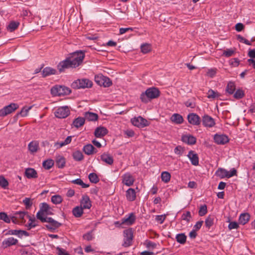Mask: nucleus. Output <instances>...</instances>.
<instances>
[{
  "label": "nucleus",
  "instance_id": "2f4dec72",
  "mask_svg": "<svg viewBox=\"0 0 255 255\" xmlns=\"http://www.w3.org/2000/svg\"><path fill=\"white\" fill-rule=\"evenodd\" d=\"M250 218V215L249 213H242L239 217V223L242 225H245L249 222Z\"/></svg>",
  "mask_w": 255,
  "mask_h": 255
},
{
  "label": "nucleus",
  "instance_id": "69168bd1",
  "mask_svg": "<svg viewBox=\"0 0 255 255\" xmlns=\"http://www.w3.org/2000/svg\"><path fill=\"white\" fill-rule=\"evenodd\" d=\"M56 250L58 251L57 254L58 255H70V254L65 250L60 248V247H57Z\"/></svg>",
  "mask_w": 255,
  "mask_h": 255
},
{
  "label": "nucleus",
  "instance_id": "4d7b16f0",
  "mask_svg": "<svg viewBox=\"0 0 255 255\" xmlns=\"http://www.w3.org/2000/svg\"><path fill=\"white\" fill-rule=\"evenodd\" d=\"M23 203L25 205V208L26 209H29L32 205V202L31 201V199L29 198H25L23 200Z\"/></svg>",
  "mask_w": 255,
  "mask_h": 255
},
{
  "label": "nucleus",
  "instance_id": "5fc2aeb1",
  "mask_svg": "<svg viewBox=\"0 0 255 255\" xmlns=\"http://www.w3.org/2000/svg\"><path fill=\"white\" fill-rule=\"evenodd\" d=\"M244 92L242 90L238 89L234 93V97L237 99H240L244 97Z\"/></svg>",
  "mask_w": 255,
  "mask_h": 255
},
{
  "label": "nucleus",
  "instance_id": "f3484780",
  "mask_svg": "<svg viewBox=\"0 0 255 255\" xmlns=\"http://www.w3.org/2000/svg\"><path fill=\"white\" fill-rule=\"evenodd\" d=\"M123 183L128 186H130L133 185L134 182V179L129 173H125L123 176Z\"/></svg>",
  "mask_w": 255,
  "mask_h": 255
},
{
  "label": "nucleus",
  "instance_id": "6e6552de",
  "mask_svg": "<svg viewBox=\"0 0 255 255\" xmlns=\"http://www.w3.org/2000/svg\"><path fill=\"white\" fill-rule=\"evenodd\" d=\"M124 243L122 246L124 247L130 246L133 240V232L131 229L125 230L124 231Z\"/></svg>",
  "mask_w": 255,
  "mask_h": 255
},
{
  "label": "nucleus",
  "instance_id": "4be33fe9",
  "mask_svg": "<svg viewBox=\"0 0 255 255\" xmlns=\"http://www.w3.org/2000/svg\"><path fill=\"white\" fill-rule=\"evenodd\" d=\"M182 141L188 144L193 145L196 142V138L193 135H184L182 136Z\"/></svg>",
  "mask_w": 255,
  "mask_h": 255
},
{
  "label": "nucleus",
  "instance_id": "79ce46f5",
  "mask_svg": "<svg viewBox=\"0 0 255 255\" xmlns=\"http://www.w3.org/2000/svg\"><path fill=\"white\" fill-rule=\"evenodd\" d=\"M161 178L163 182L167 183L169 182L170 180L171 175L167 171H163L161 173Z\"/></svg>",
  "mask_w": 255,
  "mask_h": 255
},
{
  "label": "nucleus",
  "instance_id": "680f3d73",
  "mask_svg": "<svg viewBox=\"0 0 255 255\" xmlns=\"http://www.w3.org/2000/svg\"><path fill=\"white\" fill-rule=\"evenodd\" d=\"M184 148L180 145L177 146L174 149V152L175 154L181 155L184 152Z\"/></svg>",
  "mask_w": 255,
  "mask_h": 255
},
{
  "label": "nucleus",
  "instance_id": "cd10ccee",
  "mask_svg": "<svg viewBox=\"0 0 255 255\" xmlns=\"http://www.w3.org/2000/svg\"><path fill=\"white\" fill-rule=\"evenodd\" d=\"M25 175L28 178H35L37 177L36 171L33 168H28L26 169Z\"/></svg>",
  "mask_w": 255,
  "mask_h": 255
},
{
  "label": "nucleus",
  "instance_id": "0e129e2a",
  "mask_svg": "<svg viewBox=\"0 0 255 255\" xmlns=\"http://www.w3.org/2000/svg\"><path fill=\"white\" fill-rule=\"evenodd\" d=\"M239 227V224L236 222H231L228 225V228L230 230L232 229H237Z\"/></svg>",
  "mask_w": 255,
  "mask_h": 255
},
{
  "label": "nucleus",
  "instance_id": "49530a36",
  "mask_svg": "<svg viewBox=\"0 0 255 255\" xmlns=\"http://www.w3.org/2000/svg\"><path fill=\"white\" fill-rule=\"evenodd\" d=\"M207 97L209 99H214L215 98H218L220 96V94L213 90H209L207 93Z\"/></svg>",
  "mask_w": 255,
  "mask_h": 255
},
{
  "label": "nucleus",
  "instance_id": "7c9ffc66",
  "mask_svg": "<svg viewBox=\"0 0 255 255\" xmlns=\"http://www.w3.org/2000/svg\"><path fill=\"white\" fill-rule=\"evenodd\" d=\"M85 122L84 118L79 117L73 121L72 126L76 128H79L84 124Z\"/></svg>",
  "mask_w": 255,
  "mask_h": 255
},
{
  "label": "nucleus",
  "instance_id": "09e8293b",
  "mask_svg": "<svg viewBox=\"0 0 255 255\" xmlns=\"http://www.w3.org/2000/svg\"><path fill=\"white\" fill-rule=\"evenodd\" d=\"M0 220H3L6 223L10 222V219L5 212H0Z\"/></svg>",
  "mask_w": 255,
  "mask_h": 255
},
{
  "label": "nucleus",
  "instance_id": "13d9d810",
  "mask_svg": "<svg viewBox=\"0 0 255 255\" xmlns=\"http://www.w3.org/2000/svg\"><path fill=\"white\" fill-rule=\"evenodd\" d=\"M15 215H18V218L22 220V222H25V220H24V217L25 216L27 217V215H28V213L27 212L25 211H20L17 212L15 213Z\"/></svg>",
  "mask_w": 255,
  "mask_h": 255
},
{
  "label": "nucleus",
  "instance_id": "5701e85b",
  "mask_svg": "<svg viewBox=\"0 0 255 255\" xmlns=\"http://www.w3.org/2000/svg\"><path fill=\"white\" fill-rule=\"evenodd\" d=\"M91 206L89 197L87 195L83 196L81 201V207L83 208V209H90Z\"/></svg>",
  "mask_w": 255,
  "mask_h": 255
},
{
  "label": "nucleus",
  "instance_id": "a19ab883",
  "mask_svg": "<svg viewBox=\"0 0 255 255\" xmlns=\"http://www.w3.org/2000/svg\"><path fill=\"white\" fill-rule=\"evenodd\" d=\"M74 159L76 161H81L83 159L84 155L81 151L79 150L74 152L72 154Z\"/></svg>",
  "mask_w": 255,
  "mask_h": 255
},
{
  "label": "nucleus",
  "instance_id": "f704fd0d",
  "mask_svg": "<svg viewBox=\"0 0 255 255\" xmlns=\"http://www.w3.org/2000/svg\"><path fill=\"white\" fill-rule=\"evenodd\" d=\"M236 90L235 84L233 82H229L226 87V91L229 94H233Z\"/></svg>",
  "mask_w": 255,
  "mask_h": 255
},
{
  "label": "nucleus",
  "instance_id": "a211bd4d",
  "mask_svg": "<svg viewBox=\"0 0 255 255\" xmlns=\"http://www.w3.org/2000/svg\"><path fill=\"white\" fill-rule=\"evenodd\" d=\"M202 123L205 127H213L215 125L214 120L208 115H204L202 118Z\"/></svg>",
  "mask_w": 255,
  "mask_h": 255
},
{
  "label": "nucleus",
  "instance_id": "58836bf2",
  "mask_svg": "<svg viewBox=\"0 0 255 255\" xmlns=\"http://www.w3.org/2000/svg\"><path fill=\"white\" fill-rule=\"evenodd\" d=\"M19 25V22L12 21L7 26V30L10 32H12L17 28Z\"/></svg>",
  "mask_w": 255,
  "mask_h": 255
},
{
  "label": "nucleus",
  "instance_id": "2eb2a0df",
  "mask_svg": "<svg viewBox=\"0 0 255 255\" xmlns=\"http://www.w3.org/2000/svg\"><path fill=\"white\" fill-rule=\"evenodd\" d=\"M188 122L193 125L198 126L200 124L201 120L199 116L194 113H190L187 117Z\"/></svg>",
  "mask_w": 255,
  "mask_h": 255
},
{
  "label": "nucleus",
  "instance_id": "37998d69",
  "mask_svg": "<svg viewBox=\"0 0 255 255\" xmlns=\"http://www.w3.org/2000/svg\"><path fill=\"white\" fill-rule=\"evenodd\" d=\"M89 179L90 181L93 183H97L100 179L97 175L95 173H91L89 175Z\"/></svg>",
  "mask_w": 255,
  "mask_h": 255
},
{
  "label": "nucleus",
  "instance_id": "1a4fd4ad",
  "mask_svg": "<svg viewBox=\"0 0 255 255\" xmlns=\"http://www.w3.org/2000/svg\"><path fill=\"white\" fill-rule=\"evenodd\" d=\"M18 108L17 104L11 103L0 110V117H4L11 114Z\"/></svg>",
  "mask_w": 255,
  "mask_h": 255
},
{
  "label": "nucleus",
  "instance_id": "f03ea898",
  "mask_svg": "<svg viewBox=\"0 0 255 255\" xmlns=\"http://www.w3.org/2000/svg\"><path fill=\"white\" fill-rule=\"evenodd\" d=\"M40 210L36 214V218L42 223L46 221L45 217L53 215V209L47 203H42L39 205Z\"/></svg>",
  "mask_w": 255,
  "mask_h": 255
},
{
  "label": "nucleus",
  "instance_id": "e433bc0d",
  "mask_svg": "<svg viewBox=\"0 0 255 255\" xmlns=\"http://www.w3.org/2000/svg\"><path fill=\"white\" fill-rule=\"evenodd\" d=\"M83 208L77 206L73 208L72 210V213L75 217H80L83 214Z\"/></svg>",
  "mask_w": 255,
  "mask_h": 255
},
{
  "label": "nucleus",
  "instance_id": "8fccbe9b",
  "mask_svg": "<svg viewBox=\"0 0 255 255\" xmlns=\"http://www.w3.org/2000/svg\"><path fill=\"white\" fill-rule=\"evenodd\" d=\"M8 185V182L7 180L3 176H0V186L5 189Z\"/></svg>",
  "mask_w": 255,
  "mask_h": 255
},
{
  "label": "nucleus",
  "instance_id": "aec40b11",
  "mask_svg": "<svg viewBox=\"0 0 255 255\" xmlns=\"http://www.w3.org/2000/svg\"><path fill=\"white\" fill-rule=\"evenodd\" d=\"M187 157L190 159L192 165L197 166L199 164L198 155L197 153H195L194 151H189Z\"/></svg>",
  "mask_w": 255,
  "mask_h": 255
},
{
  "label": "nucleus",
  "instance_id": "393cba45",
  "mask_svg": "<svg viewBox=\"0 0 255 255\" xmlns=\"http://www.w3.org/2000/svg\"><path fill=\"white\" fill-rule=\"evenodd\" d=\"M126 196L127 199L128 201H133L136 199V192L134 189L133 188H129L127 191L126 193Z\"/></svg>",
  "mask_w": 255,
  "mask_h": 255
},
{
  "label": "nucleus",
  "instance_id": "864d4df0",
  "mask_svg": "<svg viewBox=\"0 0 255 255\" xmlns=\"http://www.w3.org/2000/svg\"><path fill=\"white\" fill-rule=\"evenodd\" d=\"M192 216L189 211H186V213H183L181 216V218L183 220L186 221L187 223L190 221Z\"/></svg>",
  "mask_w": 255,
  "mask_h": 255
},
{
  "label": "nucleus",
  "instance_id": "4468645a",
  "mask_svg": "<svg viewBox=\"0 0 255 255\" xmlns=\"http://www.w3.org/2000/svg\"><path fill=\"white\" fill-rule=\"evenodd\" d=\"M215 142L218 144H225L228 142L229 139L228 136L225 134H216L214 136Z\"/></svg>",
  "mask_w": 255,
  "mask_h": 255
},
{
  "label": "nucleus",
  "instance_id": "9d476101",
  "mask_svg": "<svg viewBox=\"0 0 255 255\" xmlns=\"http://www.w3.org/2000/svg\"><path fill=\"white\" fill-rule=\"evenodd\" d=\"M56 117L60 119L65 118L70 114L69 108L68 106L58 108L54 113Z\"/></svg>",
  "mask_w": 255,
  "mask_h": 255
},
{
  "label": "nucleus",
  "instance_id": "9b49d317",
  "mask_svg": "<svg viewBox=\"0 0 255 255\" xmlns=\"http://www.w3.org/2000/svg\"><path fill=\"white\" fill-rule=\"evenodd\" d=\"M45 223L48 224L45 225L47 229L49 230H55L62 225V224L56 221L51 217H45Z\"/></svg>",
  "mask_w": 255,
  "mask_h": 255
},
{
  "label": "nucleus",
  "instance_id": "603ef678",
  "mask_svg": "<svg viewBox=\"0 0 255 255\" xmlns=\"http://www.w3.org/2000/svg\"><path fill=\"white\" fill-rule=\"evenodd\" d=\"M235 51L232 49H227L224 50L222 55L227 57L232 56L234 54Z\"/></svg>",
  "mask_w": 255,
  "mask_h": 255
},
{
  "label": "nucleus",
  "instance_id": "39448f33",
  "mask_svg": "<svg viewBox=\"0 0 255 255\" xmlns=\"http://www.w3.org/2000/svg\"><path fill=\"white\" fill-rule=\"evenodd\" d=\"M93 86V82L88 79H77L71 84L73 89L89 88Z\"/></svg>",
  "mask_w": 255,
  "mask_h": 255
},
{
  "label": "nucleus",
  "instance_id": "0eeeda50",
  "mask_svg": "<svg viewBox=\"0 0 255 255\" xmlns=\"http://www.w3.org/2000/svg\"><path fill=\"white\" fill-rule=\"evenodd\" d=\"M95 81L96 83L100 86H103L104 87H109L112 85V82L111 79L103 75H98L95 76Z\"/></svg>",
  "mask_w": 255,
  "mask_h": 255
},
{
  "label": "nucleus",
  "instance_id": "f257e3e1",
  "mask_svg": "<svg viewBox=\"0 0 255 255\" xmlns=\"http://www.w3.org/2000/svg\"><path fill=\"white\" fill-rule=\"evenodd\" d=\"M159 90L155 87L149 88L142 93L140 96L141 101L144 103H147L153 99L157 98L160 96Z\"/></svg>",
  "mask_w": 255,
  "mask_h": 255
},
{
  "label": "nucleus",
  "instance_id": "ddd939ff",
  "mask_svg": "<svg viewBox=\"0 0 255 255\" xmlns=\"http://www.w3.org/2000/svg\"><path fill=\"white\" fill-rule=\"evenodd\" d=\"M135 219L136 217L134 213H131L129 214L128 217L122 219L121 223H120V222H117L115 224H120V225L126 224L130 226L135 222Z\"/></svg>",
  "mask_w": 255,
  "mask_h": 255
},
{
  "label": "nucleus",
  "instance_id": "72a5a7b5",
  "mask_svg": "<svg viewBox=\"0 0 255 255\" xmlns=\"http://www.w3.org/2000/svg\"><path fill=\"white\" fill-rule=\"evenodd\" d=\"M171 121L176 124H180L183 122V118L180 114H174L170 118Z\"/></svg>",
  "mask_w": 255,
  "mask_h": 255
},
{
  "label": "nucleus",
  "instance_id": "ea45409f",
  "mask_svg": "<svg viewBox=\"0 0 255 255\" xmlns=\"http://www.w3.org/2000/svg\"><path fill=\"white\" fill-rule=\"evenodd\" d=\"M54 162L53 160L51 159H48L46 160H44L43 162L42 165L43 167L47 170L50 169L53 165Z\"/></svg>",
  "mask_w": 255,
  "mask_h": 255
},
{
  "label": "nucleus",
  "instance_id": "e2e57ef3",
  "mask_svg": "<svg viewBox=\"0 0 255 255\" xmlns=\"http://www.w3.org/2000/svg\"><path fill=\"white\" fill-rule=\"evenodd\" d=\"M165 215H157L155 216V220L160 224H162L165 220Z\"/></svg>",
  "mask_w": 255,
  "mask_h": 255
},
{
  "label": "nucleus",
  "instance_id": "c756f323",
  "mask_svg": "<svg viewBox=\"0 0 255 255\" xmlns=\"http://www.w3.org/2000/svg\"><path fill=\"white\" fill-rule=\"evenodd\" d=\"M57 73L56 69L49 67L44 68L42 71V75L45 77L50 75H55Z\"/></svg>",
  "mask_w": 255,
  "mask_h": 255
},
{
  "label": "nucleus",
  "instance_id": "c03bdc74",
  "mask_svg": "<svg viewBox=\"0 0 255 255\" xmlns=\"http://www.w3.org/2000/svg\"><path fill=\"white\" fill-rule=\"evenodd\" d=\"M62 201V198L59 195H54L51 197V202L55 204H60Z\"/></svg>",
  "mask_w": 255,
  "mask_h": 255
},
{
  "label": "nucleus",
  "instance_id": "6e6d98bb",
  "mask_svg": "<svg viewBox=\"0 0 255 255\" xmlns=\"http://www.w3.org/2000/svg\"><path fill=\"white\" fill-rule=\"evenodd\" d=\"M207 213V207L206 205L201 206L199 210V215L203 216Z\"/></svg>",
  "mask_w": 255,
  "mask_h": 255
},
{
  "label": "nucleus",
  "instance_id": "473e14b6",
  "mask_svg": "<svg viewBox=\"0 0 255 255\" xmlns=\"http://www.w3.org/2000/svg\"><path fill=\"white\" fill-rule=\"evenodd\" d=\"M66 163L65 158L61 155H58L56 158V165L59 168H63Z\"/></svg>",
  "mask_w": 255,
  "mask_h": 255
},
{
  "label": "nucleus",
  "instance_id": "bf43d9fd",
  "mask_svg": "<svg viewBox=\"0 0 255 255\" xmlns=\"http://www.w3.org/2000/svg\"><path fill=\"white\" fill-rule=\"evenodd\" d=\"M213 224V218L209 216L205 220V225L208 228H210Z\"/></svg>",
  "mask_w": 255,
  "mask_h": 255
},
{
  "label": "nucleus",
  "instance_id": "c85d7f7f",
  "mask_svg": "<svg viewBox=\"0 0 255 255\" xmlns=\"http://www.w3.org/2000/svg\"><path fill=\"white\" fill-rule=\"evenodd\" d=\"M84 118L89 121H96L98 119V115L96 113L88 112L85 113Z\"/></svg>",
  "mask_w": 255,
  "mask_h": 255
},
{
  "label": "nucleus",
  "instance_id": "7ed1b4c3",
  "mask_svg": "<svg viewBox=\"0 0 255 255\" xmlns=\"http://www.w3.org/2000/svg\"><path fill=\"white\" fill-rule=\"evenodd\" d=\"M85 53L82 51H77L71 54L70 56L67 57L72 68H76L81 65L84 59Z\"/></svg>",
  "mask_w": 255,
  "mask_h": 255
},
{
  "label": "nucleus",
  "instance_id": "412c9836",
  "mask_svg": "<svg viewBox=\"0 0 255 255\" xmlns=\"http://www.w3.org/2000/svg\"><path fill=\"white\" fill-rule=\"evenodd\" d=\"M108 132V130L106 128L100 127L96 128L94 135L97 137H102L106 135Z\"/></svg>",
  "mask_w": 255,
  "mask_h": 255
},
{
  "label": "nucleus",
  "instance_id": "dca6fc26",
  "mask_svg": "<svg viewBox=\"0 0 255 255\" xmlns=\"http://www.w3.org/2000/svg\"><path fill=\"white\" fill-rule=\"evenodd\" d=\"M69 68H72V67L67 58L65 60L61 61L57 65V69L60 73L64 72L66 69Z\"/></svg>",
  "mask_w": 255,
  "mask_h": 255
},
{
  "label": "nucleus",
  "instance_id": "423d86ee",
  "mask_svg": "<svg viewBox=\"0 0 255 255\" xmlns=\"http://www.w3.org/2000/svg\"><path fill=\"white\" fill-rule=\"evenodd\" d=\"M237 170L233 168L230 172L226 169L222 168H219L216 171L215 174L221 179L225 177L229 178L233 176L237 175Z\"/></svg>",
  "mask_w": 255,
  "mask_h": 255
},
{
  "label": "nucleus",
  "instance_id": "338daca9",
  "mask_svg": "<svg viewBox=\"0 0 255 255\" xmlns=\"http://www.w3.org/2000/svg\"><path fill=\"white\" fill-rule=\"evenodd\" d=\"M18 230H10L7 231L5 235H18Z\"/></svg>",
  "mask_w": 255,
  "mask_h": 255
},
{
  "label": "nucleus",
  "instance_id": "de8ad7c7",
  "mask_svg": "<svg viewBox=\"0 0 255 255\" xmlns=\"http://www.w3.org/2000/svg\"><path fill=\"white\" fill-rule=\"evenodd\" d=\"M141 51L143 53H147L151 50V46L149 44H144L141 46Z\"/></svg>",
  "mask_w": 255,
  "mask_h": 255
},
{
  "label": "nucleus",
  "instance_id": "bb28decb",
  "mask_svg": "<svg viewBox=\"0 0 255 255\" xmlns=\"http://www.w3.org/2000/svg\"><path fill=\"white\" fill-rule=\"evenodd\" d=\"M28 148L31 153H35L39 149V142L36 140L32 141L28 144Z\"/></svg>",
  "mask_w": 255,
  "mask_h": 255
},
{
  "label": "nucleus",
  "instance_id": "6ab92c4d",
  "mask_svg": "<svg viewBox=\"0 0 255 255\" xmlns=\"http://www.w3.org/2000/svg\"><path fill=\"white\" fill-rule=\"evenodd\" d=\"M18 243V240L13 237H9L4 239L2 242V246L3 248H6Z\"/></svg>",
  "mask_w": 255,
  "mask_h": 255
},
{
  "label": "nucleus",
  "instance_id": "774afa93",
  "mask_svg": "<svg viewBox=\"0 0 255 255\" xmlns=\"http://www.w3.org/2000/svg\"><path fill=\"white\" fill-rule=\"evenodd\" d=\"M248 56L250 59L255 58V49H250L248 52Z\"/></svg>",
  "mask_w": 255,
  "mask_h": 255
},
{
  "label": "nucleus",
  "instance_id": "3c124183",
  "mask_svg": "<svg viewBox=\"0 0 255 255\" xmlns=\"http://www.w3.org/2000/svg\"><path fill=\"white\" fill-rule=\"evenodd\" d=\"M32 106H29V107H26L25 106L23 107V108L21 109V111L19 113V114L22 117H25L27 115L28 112L31 109Z\"/></svg>",
  "mask_w": 255,
  "mask_h": 255
},
{
  "label": "nucleus",
  "instance_id": "b1692460",
  "mask_svg": "<svg viewBox=\"0 0 255 255\" xmlns=\"http://www.w3.org/2000/svg\"><path fill=\"white\" fill-rule=\"evenodd\" d=\"M83 150L87 155H92L97 152L98 150L91 144H88L83 147Z\"/></svg>",
  "mask_w": 255,
  "mask_h": 255
},
{
  "label": "nucleus",
  "instance_id": "f8f14e48",
  "mask_svg": "<svg viewBox=\"0 0 255 255\" xmlns=\"http://www.w3.org/2000/svg\"><path fill=\"white\" fill-rule=\"evenodd\" d=\"M131 122L133 125L138 128H144L148 126L149 124V122L146 119L140 116L132 119Z\"/></svg>",
  "mask_w": 255,
  "mask_h": 255
},
{
  "label": "nucleus",
  "instance_id": "a18cd8bd",
  "mask_svg": "<svg viewBox=\"0 0 255 255\" xmlns=\"http://www.w3.org/2000/svg\"><path fill=\"white\" fill-rule=\"evenodd\" d=\"M72 183L74 184H76L77 185H81L82 188H88L89 187V184H85L83 182V181L80 178L76 179L75 180H72L71 181Z\"/></svg>",
  "mask_w": 255,
  "mask_h": 255
},
{
  "label": "nucleus",
  "instance_id": "20e7f679",
  "mask_svg": "<svg viewBox=\"0 0 255 255\" xmlns=\"http://www.w3.org/2000/svg\"><path fill=\"white\" fill-rule=\"evenodd\" d=\"M50 92L53 96H60L69 95L71 93V90L65 86L56 85L51 88Z\"/></svg>",
  "mask_w": 255,
  "mask_h": 255
},
{
  "label": "nucleus",
  "instance_id": "c9c22d12",
  "mask_svg": "<svg viewBox=\"0 0 255 255\" xmlns=\"http://www.w3.org/2000/svg\"><path fill=\"white\" fill-rule=\"evenodd\" d=\"M27 218H28L29 221V223L27 225L28 230H30L31 229L37 226V224L35 223L36 219L34 216L31 217L29 215H27Z\"/></svg>",
  "mask_w": 255,
  "mask_h": 255
},
{
  "label": "nucleus",
  "instance_id": "a878e982",
  "mask_svg": "<svg viewBox=\"0 0 255 255\" xmlns=\"http://www.w3.org/2000/svg\"><path fill=\"white\" fill-rule=\"evenodd\" d=\"M101 159L109 165H112L114 163L113 157L108 153H104L101 155Z\"/></svg>",
  "mask_w": 255,
  "mask_h": 255
},
{
  "label": "nucleus",
  "instance_id": "4c0bfd02",
  "mask_svg": "<svg viewBox=\"0 0 255 255\" xmlns=\"http://www.w3.org/2000/svg\"><path fill=\"white\" fill-rule=\"evenodd\" d=\"M187 237L184 233L178 234L176 236L177 242L180 244H184L186 242Z\"/></svg>",
  "mask_w": 255,
  "mask_h": 255
},
{
  "label": "nucleus",
  "instance_id": "052dcab7",
  "mask_svg": "<svg viewBox=\"0 0 255 255\" xmlns=\"http://www.w3.org/2000/svg\"><path fill=\"white\" fill-rule=\"evenodd\" d=\"M83 238L88 241H91L94 238L92 231L89 232L87 233L84 234Z\"/></svg>",
  "mask_w": 255,
  "mask_h": 255
}]
</instances>
